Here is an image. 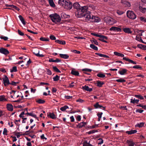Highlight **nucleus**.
<instances>
[{"label":"nucleus","instance_id":"1","mask_svg":"<svg viewBox=\"0 0 146 146\" xmlns=\"http://www.w3.org/2000/svg\"><path fill=\"white\" fill-rule=\"evenodd\" d=\"M58 3L66 9L70 10L72 7V3L66 0H59Z\"/></svg>","mask_w":146,"mask_h":146},{"label":"nucleus","instance_id":"2","mask_svg":"<svg viewBox=\"0 0 146 146\" xmlns=\"http://www.w3.org/2000/svg\"><path fill=\"white\" fill-rule=\"evenodd\" d=\"M49 17L52 22L55 23H60L61 20L60 16L56 13L51 14Z\"/></svg>","mask_w":146,"mask_h":146},{"label":"nucleus","instance_id":"3","mask_svg":"<svg viewBox=\"0 0 146 146\" xmlns=\"http://www.w3.org/2000/svg\"><path fill=\"white\" fill-rule=\"evenodd\" d=\"M84 17V19L86 21H92V20L93 19L92 16H91V13L90 11H88L85 14L82 13L81 16H78V17Z\"/></svg>","mask_w":146,"mask_h":146},{"label":"nucleus","instance_id":"4","mask_svg":"<svg viewBox=\"0 0 146 146\" xmlns=\"http://www.w3.org/2000/svg\"><path fill=\"white\" fill-rule=\"evenodd\" d=\"M94 10V6L93 5H90L88 7L86 6H84L80 7V10L79 11H81V13H80V14H82V13H85L88 10H90L91 11Z\"/></svg>","mask_w":146,"mask_h":146},{"label":"nucleus","instance_id":"5","mask_svg":"<svg viewBox=\"0 0 146 146\" xmlns=\"http://www.w3.org/2000/svg\"><path fill=\"white\" fill-rule=\"evenodd\" d=\"M127 15L129 18L133 20L135 19L137 17L135 14L132 11H127Z\"/></svg>","mask_w":146,"mask_h":146},{"label":"nucleus","instance_id":"6","mask_svg":"<svg viewBox=\"0 0 146 146\" xmlns=\"http://www.w3.org/2000/svg\"><path fill=\"white\" fill-rule=\"evenodd\" d=\"M105 20L106 23L110 25H113L116 22L114 19L110 17L106 18Z\"/></svg>","mask_w":146,"mask_h":146},{"label":"nucleus","instance_id":"7","mask_svg":"<svg viewBox=\"0 0 146 146\" xmlns=\"http://www.w3.org/2000/svg\"><path fill=\"white\" fill-rule=\"evenodd\" d=\"M3 80L4 85L5 86L10 84L9 78L7 76L4 75V77L3 78Z\"/></svg>","mask_w":146,"mask_h":146},{"label":"nucleus","instance_id":"8","mask_svg":"<svg viewBox=\"0 0 146 146\" xmlns=\"http://www.w3.org/2000/svg\"><path fill=\"white\" fill-rule=\"evenodd\" d=\"M121 3L125 7H129L130 6V3L126 0H121Z\"/></svg>","mask_w":146,"mask_h":146},{"label":"nucleus","instance_id":"9","mask_svg":"<svg viewBox=\"0 0 146 146\" xmlns=\"http://www.w3.org/2000/svg\"><path fill=\"white\" fill-rule=\"evenodd\" d=\"M110 31H113L115 32H121V29L120 28L115 27H112L110 29Z\"/></svg>","mask_w":146,"mask_h":146},{"label":"nucleus","instance_id":"10","mask_svg":"<svg viewBox=\"0 0 146 146\" xmlns=\"http://www.w3.org/2000/svg\"><path fill=\"white\" fill-rule=\"evenodd\" d=\"M0 53L6 55L9 53V52L6 49L1 48H0Z\"/></svg>","mask_w":146,"mask_h":146},{"label":"nucleus","instance_id":"11","mask_svg":"<svg viewBox=\"0 0 146 146\" xmlns=\"http://www.w3.org/2000/svg\"><path fill=\"white\" fill-rule=\"evenodd\" d=\"M47 116L48 118L53 119H54L56 118V116L53 113L48 112L47 113Z\"/></svg>","mask_w":146,"mask_h":146},{"label":"nucleus","instance_id":"12","mask_svg":"<svg viewBox=\"0 0 146 146\" xmlns=\"http://www.w3.org/2000/svg\"><path fill=\"white\" fill-rule=\"evenodd\" d=\"M73 7L74 8L76 9L78 11L80 10L81 7L78 3L76 2L74 3Z\"/></svg>","mask_w":146,"mask_h":146},{"label":"nucleus","instance_id":"13","mask_svg":"<svg viewBox=\"0 0 146 146\" xmlns=\"http://www.w3.org/2000/svg\"><path fill=\"white\" fill-rule=\"evenodd\" d=\"M93 19L92 22L98 23L100 21L101 19L98 17L92 16Z\"/></svg>","mask_w":146,"mask_h":146},{"label":"nucleus","instance_id":"14","mask_svg":"<svg viewBox=\"0 0 146 146\" xmlns=\"http://www.w3.org/2000/svg\"><path fill=\"white\" fill-rule=\"evenodd\" d=\"M7 110L10 111H12L13 110V106L11 104H7Z\"/></svg>","mask_w":146,"mask_h":146},{"label":"nucleus","instance_id":"15","mask_svg":"<svg viewBox=\"0 0 146 146\" xmlns=\"http://www.w3.org/2000/svg\"><path fill=\"white\" fill-rule=\"evenodd\" d=\"M123 31L126 33L128 34H131L132 31L129 28H125L123 29Z\"/></svg>","mask_w":146,"mask_h":146},{"label":"nucleus","instance_id":"16","mask_svg":"<svg viewBox=\"0 0 146 146\" xmlns=\"http://www.w3.org/2000/svg\"><path fill=\"white\" fill-rule=\"evenodd\" d=\"M127 71V70L125 69H122L118 72V73L120 75H123L125 74Z\"/></svg>","mask_w":146,"mask_h":146},{"label":"nucleus","instance_id":"17","mask_svg":"<svg viewBox=\"0 0 146 146\" xmlns=\"http://www.w3.org/2000/svg\"><path fill=\"white\" fill-rule=\"evenodd\" d=\"M123 59L124 60H126L127 61H128L130 63H131L133 64H137L136 62H135L133 61V60L129 59V58H127L125 57H123Z\"/></svg>","mask_w":146,"mask_h":146},{"label":"nucleus","instance_id":"18","mask_svg":"<svg viewBox=\"0 0 146 146\" xmlns=\"http://www.w3.org/2000/svg\"><path fill=\"white\" fill-rule=\"evenodd\" d=\"M33 53L35 54L36 56L39 55V49L37 48H35L33 50Z\"/></svg>","mask_w":146,"mask_h":146},{"label":"nucleus","instance_id":"19","mask_svg":"<svg viewBox=\"0 0 146 146\" xmlns=\"http://www.w3.org/2000/svg\"><path fill=\"white\" fill-rule=\"evenodd\" d=\"M82 89L84 90L89 92H91L92 90V88H89L88 86H83Z\"/></svg>","mask_w":146,"mask_h":146},{"label":"nucleus","instance_id":"20","mask_svg":"<svg viewBox=\"0 0 146 146\" xmlns=\"http://www.w3.org/2000/svg\"><path fill=\"white\" fill-rule=\"evenodd\" d=\"M127 143L129 146H134L135 144L134 143L131 139L127 140Z\"/></svg>","mask_w":146,"mask_h":146},{"label":"nucleus","instance_id":"21","mask_svg":"<svg viewBox=\"0 0 146 146\" xmlns=\"http://www.w3.org/2000/svg\"><path fill=\"white\" fill-rule=\"evenodd\" d=\"M86 123L85 122H81L77 125V127L79 128H81L84 126L86 125Z\"/></svg>","mask_w":146,"mask_h":146},{"label":"nucleus","instance_id":"22","mask_svg":"<svg viewBox=\"0 0 146 146\" xmlns=\"http://www.w3.org/2000/svg\"><path fill=\"white\" fill-rule=\"evenodd\" d=\"M137 131L135 130H132L129 131H126V133L128 134H132L136 133L137 132Z\"/></svg>","mask_w":146,"mask_h":146},{"label":"nucleus","instance_id":"23","mask_svg":"<svg viewBox=\"0 0 146 146\" xmlns=\"http://www.w3.org/2000/svg\"><path fill=\"white\" fill-rule=\"evenodd\" d=\"M49 62H61V60L58 58H56V60H54L53 58H50L49 60Z\"/></svg>","mask_w":146,"mask_h":146},{"label":"nucleus","instance_id":"24","mask_svg":"<svg viewBox=\"0 0 146 146\" xmlns=\"http://www.w3.org/2000/svg\"><path fill=\"white\" fill-rule=\"evenodd\" d=\"M60 56L62 58L67 59H68L69 57V56L66 54H59Z\"/></svg>","mask_w":146,"mask_h":146},{"label":"nucleus","instance_id":"25","mask_svg":"<svg viewBox=\"0 0 146 146\" xmlns=\"http://www.w3.org/2000/svg\"><path fill=\"white\" fill-rule=\"evenodd\" d=\"M50 5L52 7H55V5L54 3L53 0H48Z\"/></svg>","mask_w":146,"mask_h":146},{"label":"nucleus","instance_id":"26","mask_svg":"<svg viewBox=\"0 0 146 146\" xmlns=\"http://www.w3.org/2000/svg\"><path fill=\"white\" fill-rule=\"evenodd\" d=\"M96 54L98 55L99 56L101 57H103L104 58H109V56L107 55H106L105 54H102L101 53H95Z\"/></svg>","mask_w":146,"mask_h":146},{"label":"nucleus","instance_id":"27","mask_svg":"<svg viewBox=\"0 0 146 146\" xmlns=\"http://www.w3.org/2000/svg\"><path fill=\"white\" fill-rule=\"evenodd\" d=\"M94 106L95 109L101 108L102 106L99 104L98 102H96L94 105Z\"/></svg>","mask_w":146,"mask_h":146},{"label":"nucleus","instance_id":"28","mask_svg":"<svg viewBox=\"0 0 146 146\" xmlns=\"http://www.w3.org/2000/svg\"><path fill=\"white\" fill-rule=\"evenodd\" d=\"M71 74L76 76H79V73L78 71L72 70L71 72Z\"/></svg>","mask_w":146,"mask_h":146},{"label":"nucleus","instance_id":"29","mask_svg":"<svg viewBox=\"0 0 146 146\" xmlns=\"http://www.w3.org/2000/svg\"><path fill=\"white\" fill-rule=\"evenodd\" d=\"M130 100V102L134 104L135 103L138 104V102L139 101V100L135 99V98H134L133 99L131 98V99Z\"/></svg>","mask_w":146,"mask_h":146},{"label":"nucleus","instance_id":"30","mask_svg":"<svg viewBox=\"0 0 146 146\" xmlns=\"http://www.w3.org/2000/svg\"><path fill=\"white\" fill-rule=\"evenodd\" d=\"M114 54L116 56L121 57H123L124 56L123 54L119 53L117 52H114Z\"/></svg>","mask_w":146,"mask_h":146},{"label":"nucleus","instance_id":"31","mask_svg":"<svg viewBox=\"0 0 146 146\" xmlns=\"http://www.w3.org/2000/svg\"><path fill=\"white\" fill-rule=\"evenodd\" d=\"M104 84L103 82H102L100 81H97L96 83L97 86L99 87H101Z\"/></svg>","mask_w":146,"mask_h":146},{"label":"nucleus","instance_id":"32","mask_svg":"<svg viewBox=\"0 0 146 146\" xmlns=\"http://www.w3.org/2000/svg\"><path fill=\"white\" fill-rule=\"evenodd\" d=\"M95 36L100 38H105V39L106 40H107L108 39V38L106 36L104 35H102L99 34H98L96 33Z\"/></svg>","mask_w":146,"mask_h":146},{"label":"nucleus","instance_id":"33","mask_svg":"<svg viewBox=\"0 0 146 146\" xmlns=\"http://www.w3.org/2000/svg\"><path fill=\"white\" fill-rule=\"evenodd\" d=\"M55 42L58 43L63 45L65 44H66V42L64 41H61L59 40H55Z\"/></svg>","mask_w":146,"mask_h":146},{"label":"nucleus","instance_id":"34","mask_svg":"<svg viewBox=\"0 0 146 146\" xmlns=\"http://www.w3.org/2000/svg\"><path fill=\"white\" fill-rule=\"evenodd\" d=\"M19 18L20 19V20L21 21L22 23L24 25H25V21L24 19L23 18V17H22V16L21 15H19Z\"/></svg>","mask_w":146,"mask_h":146},{"label":"nucleus","instance_id":"35","mask_svg":"<svg viewBox=\"0 0 146 146\" xmlns=\"http://www.w3.org/2000/svg\"><path fill=\"white\" fill-rule=\"evenodd\" d=\"M6 100H7L5 98V96L4 95L0 96V102H3Z\"/></svg>","mask_w":146,"mask_h":146},{"label":"nucleus","instance_id":"36","mask_svg":"<svg viewBox=\"0 0 146 146\" xmlns=\"http://www.w3.org/2000/svg\"><path fill=\"white\" fill-rule=\"evenodd\" d=\"M69 108L66 105L64 106L63 107H61L60 109L62 111H64L66 110V109Z\"/></svg>","mask_w":146,"mask_h":146},{"label":"nucleus","instance_id":"37","mask_svg":"<svg viewBox=\"0 0 146 146\" xmlns=\"http://www.w3.org/2000/svg\"><path fill=\"white\" fill-rule=\"evenodd\" d=\"M144 31L141 30H137V32L138 33V34H137V36H142V33Z\"/></svg>","mask_w":146,"mask_h":146},{"label":"nucleus","instance_id":"38","mask_svg":"<svg viewBox=\"0 0 146 146\" xmlns=\"http://www.w3.org/2000/svg\"><path fill=\"white\" fill-rule=\"evenodd\" d=\"M90 47L91 48L95 50H98V47L93 44H90Z\"/></svg>","mask_w":146,"mask_h":146},{"label":"nucleus","instance_id":"39","mask_svg":"<svg viewBox=\"0 0 146 146\" xmlns=\"http://www.w3.org/2000/svg\"><path fill=\"white\" fill-rule=\"evenodd\" d=\"M144 123L143 122L140 123H138L137 124L135 125L136 127H141L143 126L144 125Z\"/></svg>","mask_w":146,"mask_h":146},{"label":"nucleus","instance_id":"40","mask_svg":"<svg viewBox=\"0 0 146 146\" xmlns=\"http://www.w3.org/2000/svg\"><path fill=\"white\" fill-rule=\"evenodd\" d=\"M36 102L39 104H43L45 102V101L42 99H40L37 100Z\"/></svg>","mask_w":146,"mask_h":146},{"label":"nucleus","instance_id":"41","mask_svg":"<svg viewBox=\"0 0 146 146\" xmlns=\"http://www.w3.org/2000/svg\"><path fill=\"white\" fill-rule=\"evenodd\" d=\"M116 82H121V83L124 82H125V80L123 79H121V78L119 79L116 80Z\"/></svg>","mask_w":146,"mask_h":146},{"label":"nucleus","instance_id":"42","mask_svg":"<svg viewBox=\"0 0 146 146\" xmlns=\"http://www.w3.org/2000/svg\"><path fill=\"white\" fill-rule=\"evenodd\" d=\"M53 69L56 72L60 73L61 71L57 68L56 66H53Z\"/></svg>","mask_w":146,"mask_h":146},{"label":"nucleus","instance_id":"43","mask_svg":"<svg viewBox=\"0 0 146 146\" xmlns=\"http://www.w3.org/2000/svg\"><path fill=\"white\" fill-rule=\"evenodd\" d=\"M135 96L140 100H143L144 98L141 95H135Z\"/></svg>","mask_w":146,"mask_h":146},{"label":"nucleus","instance_id":"44","mask_svg":"<svg viewBox=\"0 0 146 146\" xmlns=\"http://www.w3.org/2000/svg\"><path fill=\"white\" fill-rule=\"evenodd\" d=\"M17 67L16 66H14L13 67V68L11 69L10 72H16L17 71Z\"/></svg>","mask_w":146,"mask_h":146},{"label":"nucleus","instance_id":"45","mask_svg":"<svg viewBox=\"0 0 146 146\" xmlns=\"http://www.w3.org/2000/svg\"><path fill=\"white\" fill-rule=\"evenodd\" d=\"M59 76L57 75L53 78V80L54 81H56L58 80L59 78Z\"/></svg>","mask_w":146,"mask_h":146},{"label":"nucleus","instance_id":"46","mask_svg":"<svg viewBox=\"0 0 146 146\" xmlns=\"http://www.w3.org/2000/svg\"><path fill=\"white\" fill-rule=\"evenodd\" d=\"M97 76L98 77L102 78H104L105 76L104 74L101 73L98 74H97Z\"/></svg>","mask_w":146,"mask_h":146},{"label":"nucleus","instance_id":"47","mask_svg":"<svg viewBox=\"0 0 146 146\" xmlns=\"http://www.w3.org/2000/svg\"><path fill=\"white\" fill-rule=\"evenodd\" d=\"M117 13L119 15H121L124 13L123 11L119 10H117Z\"/></svg>","mask_w":146,"mask_h":146},{"label":"nucleus","instance_id":"48","mask_svg":"<svg viewBox=\"0 0 146 146\" xmlns=\"http://www.w3.org/2000/svg\"><path fill=\"white\" fill-rule=\"evenodd\" d=\"M132 68H134L136 69H142V67L141 66L139 65H136L135 66H133Z\"/></svg>","mask_w":146,"mask_h":146},{"label":"nucleus","instance_id":"49","mask_svg":"<svg viewBox=\"0 0 146 146\" xmlns=\"http://www.w3.org/2000/svg\"><path fill=\"white\" fill-rule=\"evenodd\" d=\"M61 16L62 18L65 19L67 18V16L64 13H62L61 14Z\"/></svg>","mask_w":146,"mask_h":146},{"label":"nucleus","instance_id":"50","mask_svg":"<svg viewBox=\"0 0 146 146\" xmlns=\"http://www.w3.org/2000/svg\"><path fill=\"white\" fill-rule=\"evenodd\" d=\"M82 71H86V72H91L92 70L90 69H88V68H84L82 70Z\"/></svg>","mask_w":146,"mask_h":146},{"label":"nucleus","instance_id":"51","mask_svg":"<svg viewBox=\"0 0 146 146\" xmlns=\"http://www.w3.org/2000/svg\"><path fill=\"white\" fill-rule=\"evenodd\" d=\"M91 42L94 43L96 45H98L99 44L98 42L97 41V40L95 39L91 40Z\"/></svg>","mask_w":146,"mask_h":146},{"label":"nucleus","instance_id":"52","mask_svg":"<svg viewBox=\"0 0 146 146\" xmlns=\"http://www.w3.org/2000/svg\"><path fill=\"white\" fill-rule=\"evenodd\" d=\"M139 9L140 10V11L142 13H144L146 11V8H143L142 7H140Z\"/></svg>","mask_w":146,"mask_h":146},{"label":"nucleus","instance_id":"53","mask_svg":"<svg viewBox=\"0 0 146 146\" xmlns=\"http://www.w3.org/2000/svg\"><path fill=\"white\" fill-rule=\"evenodd\" d=\"M20 98H19V100H17L15 101L14 102H20L21 101V100L22 99H23V98L24 97L23 96H20Z\"/></svg>","mask_w":146,"mask_h":146},{"label":"nucleus","instance_id":"54","mask_svg":"<svg viewBox=\"0 0 146 146\" xmlns=\"http://www.w3.org/2000/svg\"><path fill=\"white\" fill-rule=\"evenodd\" d=\"M1 39H3L5 40H7L8 39V38L7 36H1L0 37Z\"/></svg>","mask_w":146,"mask_h":146},{"label":"nucleus","instance_id":"55","mask_svg":"<svg viewBox=\"0 0 146 146\" xmlns=\"http://www.w3.org/2000/svg\"><path fill=\"white\" fill-rule=\"evenodd\" d=\"M77 102H79L80 103H82L84 102V101L81 99L79 98L76 100Z\"/></svg>","mask_w":146,"mask_h":146},{"label":"nucleus","instance_id":"56","mask_svg":"<svg viewBox=\"0 0 146 146\" xmlns=\"http://www.w3.org/2000/svg\"><path fill=\"white\" fill-rule=\"evenodd\" d=\"M7 130L6 128H4L3 130V134L4 135H7Z\"/></svg>","mask_w":146,"mask_h":146},{"label":"nucleus","instance_id":"57","mask_svg":"<svg viewBox=\"0 0 146 146\" xmlns=\"http://www.w3.org/2000/svg\"><path fill=\"white\" fill-rule=\"evenodd\" d=\"M18 32L19 34L21 36H23L24 35V34L21 31H20L19 30H18Z\"/></svg>","mask_w":146,"mask_h":146},{"label":"nucleus","instance_id":"58","mask_svg":"<svg viewBox=\"0 0 146 146\" xmlns=\"http://www.w3.org/2000/svg\"><path fill=\"white\" fill-rule=\"evenodd\" d=\"M83 146H93L91 144H90L88 143H84Z\"/></svg>","mask_w":146,"mask_h":146},{"label":"nucleus","instance_id":"59","mask_svg":"<svg viewBox=\"0 0 146 146\" xmlns=\"http://www.w3.org/2000/svg\"><path fill=\"white\" fill-rule=\"evenodd\" d=\"M50 38L52 40H55L56 39V37L53 35H51L50 36Z\"/></svg>","mask_w":146,"mask_h":146},{"label":"nucleus","instance_id":"60","mask_svg":"<svg viewBox=\"0 0 146 146\" xmlns=\"http://www.w3.org/2000/svg\"><path fill=\"white\" fill-rule=\"evenodd\" d=\"M46 71H47V72L46 73L47 74H49V75H51L52 74V73L51 71L49 69H46Z\"/></svg>","mask_w":146,"mask_h":146},{"label":"nucleus","instance_id":"61","mask_svg":"<svg viewBox=\"0 0 146 146\" xmlns=\"http://www.w3.org/2000/svg\"><path fill=\"white\" fill-rule=\"evenodd\" d=\"M102 114L103 113L102 112L98 113L97 114V116L98 117L101 118Z\"/></svg>","mask_w":146,"mask_h":146},{"label":"nucleus","instance_id":"62","mask_svg":"<svg viewBox=\"0 0 146 146\" xmlns=\"http://www.w3.org/2000/svg\"><path fill=\"white\" fill-rule=\"evenodd\" d=\"M99 140H100L99 142L98 143V145H101L103 143V140L102 139H100Z\"/></svg>","mask_w":146,"mask_h":146},{"label":"nucleus","instance_id":"63","mask_svg":"<svg viewBox=\"0 0 146 146\" xmlns=\"http://www.w3.org/2000/svg\"><path fill=\"white\" fill-rule=\"evenodd\" d=\"M73 52L77 54H80L81 53V52L80 51H78L76 50H73Z\"/></svg>","mask_w":146,"mask_h":146},{"label":"nucleus","instance_id":"64","mask_svg":"<svg viewBox=\"0 0 146 146\" xmlns=\"http://www.w3.org/2000/svg\"><path fill=\"white\" fill-rule=\"evenodd\" d=\"M143 111V110L141 109H137L136 110V112H139L140 113H142Z\"/></svg>","mask_w":146,"mask_h":146}]
</instances>
